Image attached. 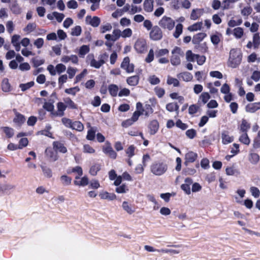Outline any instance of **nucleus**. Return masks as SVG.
<instances>
[{
    "label": "nucleus",
    "mask_w": 260,
    "mask_h": 260,
    "mask_svg": "<svg viewBox=\"0 0 260 260\" xmlns=\"http://www.w3.org/2000/svg\"><path fill=\"white\" fill-rule=\"evenodd\" d=\"M96 132V128L95 127H91L87 132V134L86 136V139L88 140H93L95 136V133Z\"/></svg>",
    "instance_id": "33"
},
{
    "label": "nucleus",
    "mask_w": 260,
    "mask_h": 260,
    "mask_svg": "<svg viewBox=\"0 0 260 260\" xmlns=\"http://www.w3.org/2000/svg\"><path fill=\"white\" fill-rule=\"evenodd\" d=\"M192 183V179L190 178H187L185 180V183L181 186V189L188 195L191 193L190 185Z\"/></svg>",
    "instance_id": "19"
},
{
    "label": "nucleus",
    "mask_w": 260,
    "mask_h": 260,
    "mask_svg": "<svg viewBox=\"0 0 260 260\" xmlns=\"http://www.w3.org/2000/svg\"><path fill=\"white\" fill-rule=\"evenodd\" d=\"M153 0H145L143 7L144 9L147 12H151L153 9Z\"/></svg>",
    "instance_id": "27"
},
{
    "label": "nucleus",
    "mask_w": 260,
    "mask_h": 260,
    "mask_svg": "<svg viewBox=\"0 0 260 260\" xmlns=\"http://www.w3.org/2000/svg\"><path fill=\"white\" fill-rule=\"evenodd\" d=\"M54 148L56 150H58L62 153H66L67 152L66 148L61 143L55 142L53 143Z\"/></svg>",
    "instance_id": "43"
},
{
    "label": "nucleus",
    "mask_w": 260,
    "mask_h": 260,
    "mask_svg": "<svg viewBox=\"0 0 260 260\" xmlns=\"http://www.w3.org/2000/svg\"><path fill=\"white\" fill-rule=\"evenodd\" d=\"M252 11V9L250 7H246L241 10V14L243 16L247 18L248 16L251 14Z\"/></svg>",
    "instance_id": "59"
},
{
    "label": "nucleus",
    "mask_w": 260,
    "mask_h": 260,
    "mask_svg": "<svg viewBox=\"0 0 260 260\" xmlns=\"http://www.w3.org/2000/svg\"><path fill=\"white\" fill-rule=\"evenodd\" d=\"M141 11L142 9L140 7H138L137 6L132 5L129 10V14L132 15L138 12H140Z\"/></svg>",
    "instance_id": "61"
},
{
    "label": "nucleus",
    "mask_w": 260,
    "mask_h": 260,
    "mask_svg": "<svg viewBox=\"0 0 260 260\" xmlns=\"http://www.w3.org/2000/svg\"><path fill=\"white\" fill-rule=\"evenodd\" d=\"M80 91V88L78 86H75L72 88H67L64 91L66 93L75 96L77 92Z\"/></svg>",
    "instance_id": "47"
},
{
    "label": "nucleus",
    "mask_w": 260,
    "mask_h": 260,
    "mask_svg": "<svg viewBox=\"0 0 260 260\" xmlns=\"http://www.w3.org/2000/svg\"><path fill=\"white\" fill-rule=\"evenodd\" d=\"M109 177L110 180L114 181V184L115 186L120 185L122 179L128 181H131L133 180L131 176L127 172H124L121 176H117L114 170H112L109 172Z\"/></svg>",
    "instance_id": "3"
},
{
    "label": "nucleus",
    "mask_w": 260,
    "mask_h": 260,
    "mask_svg": "<svg viewBox=\"0 0 260 260\" xmlns=\"http://www.w3.org/2000/svg\"><path fill=\"white\" fill-rule=\"evenodd\" d=\"M123 210L128 214H132L135 212V209L132 205L127 201H123L122 203Z\"/></svg>",
    "instance_id": "21"
},
{
    "label": "nucleus",
    "mask_w": 260,
    "mask_h": 260,
    "mask_svg": "<svg viewBox=\"0 0 260 260\" xmlns=\"http://www.w3.org/2000/svg\"><path fill=\"white\" fill-rule=\"evenodd\" d=\"M225 173L228 176H237L240 175V171L234 166H228L225 169Z\"/></svg>",
    "instance_id": "23"
},
{
    "label": "nucleus",
    "mask_w": 260,
    "mask_h": 260,
    "mask_svg": "<svg viewBox=\"0 0 260 260\" xmlns=\"http://www.w3.org/2000/svg\"><path fill=\"white\" fill-rule=\"evenodd\" d=\"M99 197L102 200L113 201L116 199V196L114 193H110L107 191L102 190L99 193Z\"/></svg>",
    "instance_id": "15"
},
{
    "label": "nucleus",
    "mask_w": 260,
    "mask_h": 260,
    "mask_svg": "<svg viewBox=\"0 0 260 260\" xmlns=\"http://www.w3.org/2000/svg\"><path fill=\"white\" fill-rule=\"evenodd\" d=\"M178 78L179 79H182L184 81L186 82L190 81L192 79V75L188 72H184L181 73L177 76Z\"/></svg>",
    "instance_id": "32"
},
{
    "label": "nucleus",
    "mask_w": 260,
    "mask_h": 260,
    "mask_svg": "<svg viewBox=\"0 0 260 260\" xmlns=\"http://www.w3.org/2000/svg\"><path fill=\"white\" fill-rule=\"evenodd\" d=\"M61 183L65 186H68L71 184L72 178L67 175H62L60 178Z\"/></svg>",
    "instance_id": "48"
},
{
    "label": "nucleus",
    "mask_w": 260,
    "mask_h": 260,
    "mask_svg": "<svg viewBox=\"0 0 260 260\" xmlns=\"http://www.w3.org/2000/svg\"><path fill=\"white\" fill-rule=\"evenodd\" d=\"M222 143L225 145L232 142L234 140L233 137L231 136L228 132H223L221 133Z\"/></svg>",
    "instance_id": "25"
},
{
    "label": "nucleus",
    "mask_w": 260,
    "mask_h": 260,
    "mask_svg": "<svg viewBox=\"0 0 260 260\" xmlns=\"http://www.w3.org/2000/svg\"><path fill=\"white\" fill-rule=\"evenodd\" d=\"M210 99V95L209 93L205 92H203L199 97V102L201 101L204 104L207 102Z\"/></svg>",
    "instance_id": "44"
},
{
    "label": "nucleus",
    "mask_w": 260,
    "mask_h": 260,
    "mask_svg": "<svg viewBox=\"0 0 260 260\" xmlns=\"http://www.w3.org/2000/svg\"><path fill=\"white\" fill-rule=\"evenodd\" d=\"M250 192L251 195L255 198H257L260 196V191L256 187L252 186L250 188Z\"/></svg>",
    "instance_id": "58"
},
{
    "label": "nucleus",
    "mask_w": 260,
    "mask_h": 260,
    "mask_svg": "<svg viewBox=\"0 0 260 260\" xmlns=\"http://www.w3.org/2000/svg\"><path fill=\"white\" fill-rule=\"evenodd\" d=\"M135 148L136 147L134 145H131L126 150V153L129 158L132 157L135 155Z\"/></svg>",
    "instance_id": "64"
},
{
    "label": "nucleus",
    "mask_w": 260,
    "mask_h": 260,
    "mask_svg": "<svg viewBox=\"0 0 260 260\" xmlns=\"http://www.w3.org/2000/svg\"><path fill=\"white\" fill-rule=\"evenodd\" d=\"M203 26L202 22H196L187 27V29L189 31H195L200 30L201 29Z\"/></svg>",
    "instance_id": "31"
},
{
    "label": "nucleus",
    "mask_w": 260,
    "mask_h": 260,
    "mask_svg": "<svg viewBox=\"0 0 260 260\" xmlns=\"http://www.w3.org/2000/svg\"><path fill=\"white\" fill-rule=\"evenodd\" d=\"M87 69H84L81 73L76 76L75 83H76L81 81L87 74Z\"/></svg>",
    "instance_id": "54"
},
{
    "label": "nucleus",
    "mask_w": 260,
    "mask_h": 260,
    "mask_svg": "<svg viewBox=\"0 0 260 260\" xmlns=\"http://www.w3.org/2000/svg\"><path fill=\"white\" fill-rule=\"evenodd\" d=\"M181 2L180 0H172L171 2V6L175 10H178L181 8Z\"/></svg>",
    "instance_id": "60"
},
{
    "label": "nucleus",
    "mask_w": 260,
    "mask_h": 260,
    "mask_svg": "<svg viewBox=\"0 0 260 260\" xmlns=\"http://www.w3.org/2000/svg\"><path fill=\"white\" fill-rule=\"evenodd\" d=\"M64 102L66 106V108L68 107L72 109H77V105L71 99L66 98L64 100Z\"/></svg>",
    "instance_id": "39"
},
{
    "label": "nucleus",
    "mask_w": 260,
    "mask_h": 260,
    "mask_svg": "<svg viewBox=\"0 0 260 260\" xmlns=\"http://www.w3.org/2000/svg\"><path fill=\"white\" fill-rule=\"evenodd\" d=\"M203 9H193L191 12L190 18L193 20H196L201 17L204 13Z\"/></svg>",
    "instance_id": "22"
},
{
    "label": "nucleus",
    "mask_w": 260,
    "mask_h": 260,
    "mask_svg": "<svg viewBox=\"0 0 260 260\" xmlns=\"http://www.w3.org/2000/svg\"><path fill=\"white\" fill-rule=\"evenodd\" d=\"M36 28V24L35 23H29L23 28V31L26 34H29L35 30Z\"/></svg>",
    "instance_id": "49"
},
{
    "label": "nucleus",
    "mask_w": 260,
    "mask_h": 260,
    "mask_svg": "<svg viewBox=\"0 0 260 260\" xmlns=\"http://www.w3.org/2000/svg\"><path fill=\"white\" fill-rule=\"evenodd\" d=\"M148 128L150 135H153L155 134L159 128V123L156 120H153L150 121L149 124Z\"/></svg>",
    "instance_id": "17"
},
{
    "label": "nucleus",
    "mask_w": 260,
    "mask_h": 260,
    "mask_svg": "<svg viewBox=\"0 0 260 260\" xmlns=\"http://www.w3.org/2000/svg\"><path fill=\"white\" fill-rule=\"evenodd\" d=\"M139 78L137 76H133L130 77H128L126 82L127 84L131 86H135L138 84L139 82Z\"/></svg>",
    "instance_id": "36"
},
{
    "label": "nucleus",
    "mask_w": 260,
    "mask_h": 260,
    "mask_svg": "<svg viewBox=\"0 0 260 260\" xmlns=\"http://www.w3.org/2000/svg\"><path fill=\"white\" fill-rule=\"evenodd\" d=\"M108 57V54L104 53L100 54L98 56V59H96L93 54H89L87 56L86 61L90 67L95 69H99L105 63Z\"/></svg>",
    "instance_id": "2"
},
{
    "label": "nucleus",
    "mask_w": 260,
    "mask_h": 260,
    "mask_svg": "<svg viewBox=\"0 0 260 260\" xmlns=\"http://www.w3.org/2000/svg\"><path fill=\"white\" fill-rule=\"evenodd\" d=\"M107 41H110L114 42L118 40L120 38V29H114L112 34H107L105 37Z\"/></svg>",
    "instance_id": "12"
},
{
    "label": "nucleus",
    "mask_w": 260,
    "mask_h": 260,
    "mask_svg": "<svg viewBox=\"0 0 260 260\" xmlns=\"http://www.w3.org/2000/svg\"><path fill=\"white\" fill-rule=\"evenodd\" d=\"M242 53L240 49H232L230 51L227 66L232 68H236L241 64L242 60Z\"/></svg>",
    "instance_id": "1"
},
{
    "label": "nucleus",
    "mask_w": 260,
    "mask_h": 260,
    "mask_svg": "<svg viewBox=\"0 0 260 260\" xmlns=\"http://www.w3.org/2000/svg\"><path fill=\"white\" fill-rule=\"evenodd\" d=\"M121 68L125 70L127 73H132L134 70V66L130 63L128 57H125L121 64Z\"/></svg>",
    "instance_id": "11"
},
{
    "label": "nucleus",
    "mask_w": 260,
    "mask_h": 260,
    "mask_svg": "<svg viewBox=\"0 0 260 260\" xmlns=\"http://www.w3.org/2000/svg\"><path fill=\"white\" fill-rule=\"evenodd\" d=\"M133 35V30L130 28H126L123 29L122 31L120 30V37L122 38H130Z\"/></svg>",
    "instance_id": "30"
},
{
    "label": "nucleus",
    "mask_w": 260,
    "mask_h": 260,
    "mask_svg": "<svg viewBox=\"0 0 260 260\" xmlns=\"http://www.w3.org/2000/svg\"><path fill=\"white\" fill-rule=\"evenodd\" d=\"M83 151L86 153L93 154L95 153V149L88 144H85L83 146Z\"/></svg>",
    "instance_id": "55"
},
{
    "label": "nucleus",
    "mask_w": 260,
    "mask_h": 260,
    "mask_svg": "<svg viewBox=\"0 0 260 260\" xmlns=\"http://www.w3.org/2000/svg\"><path fill=\"white\" fill-rule=\"evenodd\" d=\"M167 170V165L162 161H155L150 166L151 172L156 176L162 175Z\"/></svg>",
    "instance_id": "4"
},
{
    "label": "nucleus",
    "mask_w": 260,
    "mask_h": 260,
    "mask_svg": "<svg viewBox=\"0 0 260 260\" xmlns=\"http://www.w3.org/2000/svg\"><path fill=\"white\" fill-rule=\"evenodd\" d=\"M2 89L4 92H9L11 90V86L8 79H4L2 81Z\"/></svg>",
    "instance_id": "40"
},
{
    "label": "nucleus",
    "mask_w": 260,
    "mask_h": 260,
    "mask_svg": "<svg viewBox=\"0 0 260 260\" xmlns=\"http://www.w3.org/2000/svg\"><path fill=\"white\" fill-rule=\"evenodd\" d=\"M249 128V123L245 119H242L241 123L239 126L240 131L243 133H246Z\"/></svg>",
    "instance_id": "35"
},
{
    "label": "nucleus",
    "mask_w": 260,
    "mask_h": 260,
    "mask_svg": "<svg viewBox=\"0 0 260 260\" xmlns=\"http://www.w3.org/2000/svg\"><path fill=\"white\" fill-rule=\"evenodd\" d=\"M117 186L115 191L118 193H124L128 190L127 186L125 184H122L121 185H119Z\"/></svg>",
    "instance_id": "46"
},
{
    "label": "nucleus",
    "mask_w": 260,
    "mask_h": 260,
    "mask_svg": "<svg viewBox=\"0 0 260 260\" xmlns=\"http://www.w3.org/2000/svg\"><path fill=\"white\" fill-rule=\"evenodd\" d=\"M71 128L79 132H81L84 129V126L81 122L75 121L73 122Z\"/></svg>",
    "instance_id": "45"
},
{
    "label": "nucleus",
    "mask_w": 260,
    "mask_h": 260,
    "mask_svg": "<svg viewBox=\"0 0 260 260\" xmlns=\"http://www.w3.org/2000/svg\"><path fill=\"white\" fill-rule=\"evenodd\" d=\"M134 48L136 51L139 53H143L147 50V43L145 40L138 39L135 44Z\"/></svg>",
    "instance_id": "8"
},
{
    "label": "nucleus",
    "mask_w": 260,
    "mask_h": 260,
    "mask_svg": "<svg viewBox=\"0 0 260 260\" xmlns=\"http://www.w3.org/2000/svg\"><path fill=\"white\" fill-rule=\"evenodd\" d=\"M87 23L90 24L93 27H97L100 23V19L98 17H91V16H87L86 17Z\"/></svg>",
    "instance_id": "26"
},
{
    "label": "nucleus",
    "mask_w": 260,
    "mask_h": 260,
    "mask_svg": "<svg viewBox=\"0 0 260 260\" xmlns=\"http://www.w3.org/2000/svg\"><path fill=\"white\" fill-rule=\"evenodd\" d=\"M260 109V102H255L248 104L245 107V110L249 113H254Z\"/></svg>",
    "instance_id": "18"
},
{
    "label": "nucleus",
    "mask_w": 260,
    "mask_h": 260,
    "mask_svg": "<svg viewBox=\"0 0 260 260\" xmlns=\"http://www.w3.org/2000/svg\"><path fill=\"white\" fill-rule=\"evenodd\" d=\"M183 31V25L181 23H178L176 25L175 30L173 33V36L175 38H178L181 35Z\"/></svg>",
    "instance_id": "38"
},
{
    "label": "nucleus",
    "mask_w": 260,
    "mask_h": 260,
    "mask_svg": "<svg viewBox=\"0 0 260 260\" xmlns=\"http://www.w3.org/2000/svg\"><path fill=\"white\" fill-rule=\"evenodd\" d=\"M169 50L167 49H160L156 51V56L160 57L168 55Z\"/></svg>",
    "instance_id": "57"
},
{
    "label": "nucleus",
    "mask_w": 260,
    "mask_h": 260,
    "mask_svg": "<svg viewBox=\"0 0 260 260\" xmlns=\"http://www.w3.org/2000/svg\"><path fill=\"white\" fill-rule=\"evenodd\" d=\"M74 183L77 186H85L89 184V179L86 176L81 178L79 176H75V180L74 181Z\"/></svg>",
    "instance_id": "14"
},
{
    "label": "nucleus",
    "mask_w": 260,
    "mask_h": 260,
    "mask_svg": "<svg viewBox=\"0 0 260 260\" xmlns=\"http://www.w3.org/2000/svg\"><path fill=\"white\" fill-rule=\"evenodd\" d=\"M172 56L171 58V62L173 66H178L180 64V57L183 56V52L178 47H175L172 51Z\"/></svg>",
    "instance_id": "6"
},
{
    "label": "nucleus",
    "mask_w": 260,
    "mask_h": 260,
    "mask_svg": "<svg viewBox=\"0 0 260 260\" xmlns=\"http://www.w3.org/2000/svg\"><path fill=\"white\" fill-rule=\"evenodd\" d=\"M246 190L245 189L239 188L236 191V194L234 197L235 202L239 204H241L243 203V199L245 196Z\"/></svg>",
    "instance_id": "10"
},
{
    "label": "nucleus",
    "mask_w": 260,
    "mask_h": 260,
    "mask_svg": "<svg viewBox=\"0 0 260 260\" xmlns=\"http://www.w3.org/2000/svg\"><path fill=\"white\" fill-rule=\"evenodd\" d=\"M102 150L106 155L112 159H115L117 157V153L112 148L111 143L108 141H106L102 146Z\"/></svg>",
    "instance_id": "7"
},
{
    "label": "nucleus",
    "mask_w": 260,
    "mask_h": 260,
    "mask_svg": "<svg viewBox=\"0 0 260 260\" xmlns=\"http://www.w3.org/2000/svg\"><path fill=\"white\" fill-rule=\"evenodd\" d=\"M162 37V31L157 26H154L150 32V38L153 40H159Z\"/></svg>",
    "instance_id": "9"
},
{
    "label": "nucleus",
    "mask_w": 260,
    "mask_h": 260,
    "mask_svg": "<svg viewBox=\"0 0 260 260\" xmlns=\"http://www.w3.org/2000/svg\"><path fill=\"white\" fill-rule=\"evenodd\" d=\"M28 143V141L27 138H21L19 141L18 146L19 147V149H22L24 147H25L27 146Z\"/></svg>",
    "instance_id": "56"
},
{
    "label": "nucleus",
    "mask_w": 260,
    "mask_h": 260,
    "mask_svg": "<svg viewBox=\"0 0 260 260\" xmlns=\"http://www.w3.org/2000/svg\"><path fill=\"white\" fill-rule=\"evenodd\" d=\"M197 158V153L192 151H189L185 155L184 165L187 166L189 163L193 162Z\"/></svg>",
    "instance_id": "13"
},
{
    "label": "nucleus",
    "mask_w": 260,
    "mask_h": 260,
    "mask_svg": "<svg viewBox=\"0 0 260 260\" xmlns=\"http://www.w3.org/2000/svg\"><path fill=\"white\" fill-rule=\"evenodd\" d=\"M233 34L236 38L240 39L244 34L243 29L240 27H236L233 30Z\"/></svg>",
    "instance_id": "41"
},
{
    "label": "nucleus",
    "mask_w": 260,
    "mask_h": 260,
    "mask_svg": "<svg viewBox=\"0 0 260 260\" xmlns=\"http://www.w3.org/2000/svg\"><path fill=\"white\" fill-rule=\"evenodd\" d=\"M239 140L241 143L247 145L249 144L250 142L246 133H244L242 134L239 137Z\"/></svg>",
    "instance_id": "51"
},
{
    "label": "nucleus",
    "mask_w": 260,
    "mask_h": 260,
    "mask_svg": "<svg viewBox=\"0 0 260 260\" xmlns=\"http://www.w3.org/2000/svg\"><path fill=\"white\" fill-rule=\"evenodd\" d=\"M206 36L207 35L204 32L198 33L193 36L192 42L194 44L199 43L202 41Z\"/></svg>",
    "instance_id": "29"
},
{
    "label": "nucleus",
    "mask_w": 260,
    "mask_h": 260,
    "mask_svg": "<svg viewBox=\"0 0 260 260\" xmlns=\"http://www.w3.org/2000/svg\"><path fill=\"white\" fill-rule=\"evenodd\" d=\"M25 118L22 114L16 112L13 119L14 123L17 126H21L25 122Z\"/></svg>",
    "instance_id": "20"
},
{
    "label": "nucleus",
    "mask_w": 260,
    "mask_h": 260,
    "mask_svg": "<svg viewBox=\"0 0 260 260\" xmlns=\"http://www.w3.org/2000/svg\"><path fill=\"white\" fill-rule=\"evenodd\" d=\"M57 111L56 112H52V115L54 116H62L64 114V111L66 109L65 103L59 102L57 104Z\"/></svg>",
    "instance_id": "16"
},
{
    "label": "nucleus",
    "mask_w": 260,
    "mask_h": 260,
    "mask_svg": "<svg viewBox=\"0 0 260 260\" xmlns=\"http://www.w3.org/2000/svg\"><path fill=\"white\" fill-rule=\"evenodd\" d=\"M197 57V54H193L191 50H188L186 52V59L188 61H194Z\"/></svg>",
    "instance_id": "50"
},
{
    "label": "nucleus",
    "mask_w": 260,
    "mask_h": 260,
    "mask_svg": "<svg viewBox=\"0 0 260 260\" xmlns=\"http://www.w3.org/2000/svg\"><path fill=\"white\" fill-rule=\"evenodd\" d=\"M89 46L84 45L79 48L77 52L80 57L83 58L89 52Z\"/></svg>",
    "instance_id": "28"
},
{
    "label": "nucleus",
    "mask_w": 260,
    "mask_h": 260,
    "mask_svg": "<svg viewBox=\"0 0 260 260\" xmlns=\"http://www.w3.org/2000/svg\"><path fill=\"white\" fill-rule=\"evenodd\" d=\"M81 31V27L80 26H76L72 29L71 35L74 36H79Z\"/></svg>",
    "instance_id": "63"
},
{
    "label": "nucleus",
    "mask_w": 260,
    "mask_h": 260,
    "mask_svg": "<svg viewBox=\"0 0 260 260\" xmlns=\"http://www.w3.org/2000/svg\"><path fill=\"white\" fill-rule=\"evenodd\" d=\"M20 36L18 35H14L12 37L11 43L17 51L20 50V44L19 40Z\"/></svg>",
    "instance_id": "24"
},
{
    "label": "nucleus",
    "mask_w": 260,
    "mask_h": 260,
    "mask_svg": "<svg viewBox=\"0 0 260 260\" xmlns=\"http://www.w3.org/2000/svg\"><path fill=\"white\" fill-rule=\"evenodd\" d=\"M158 24L162 28L171 31L174 28L175 22L172 18L164 16L159 20Z\"/></svg>",
    "instance_id": "5"
},
{
    "label": "nucleus",
    "mask_w": 260,
    "mask_h": 260,
    "mask_svg": "<svg viewBox=\"0 0 260 260\" xmlns=\"http://www.w3.org/2000/svg\"><path fill=\"white\" fill-rule=\"evenodd\" d=\"M1 129L5 133V134L8 138H11L14 135V131L11 127L4 126L1 127Z\"/></svg>",
    "instance_id": "34"
},
{
    "label": "nucleus",
    "mask_w": 260,
    "mask_h": 260,
    "mask_svg": "<svg viewBox=\"0 0 260 260\" xmlns=\"http://www.w3.org/2000/svg\"><path fill=\"white\" fill-rule=\"evenodd\" d=\"M119 23L122 27H128L131 25V20L126 17H123L120 20Z\"/></svg>",
    "instance_id": "53"
},
{
    "label": "nucleus",
    "mask_w": 260,
    "mask_h": 260,
    "mask_svg": "<svg viewBox=\"0 0 260 260\" xmlns=\"http://www.w3.org/2000/svg\"><path fill=\"white\" fill-rule=\"evenodd\" d=\"M101 169V166L99 164H94L91 166L89 170V173L95 176L97 174L98 171Z\"/></svg>",
    "instance_id": "52"
},
{
    "label": "nucleus",
    "mask_w": 260,
    "mask_h": 260,
    "mask_svg": "<svg viewBox=\"0 0 260 260\" xmlns=\"http://www.w3.org/2000/svg\"><path fill=\"white\" fill-rule=\"evenodd\" d=\"M34 82L33 81H31L25 84H20L19 87L21 88L22 91H24L26 90L31 87L34 85Z\"/></svg>",
    "instance_id": "62"
},
{
    "label": "nucleus",
    "mask_w": 260,
    "mask_h": 260,
    "mask_svg": "<svg viewBox=\"0 0 260 260\" xmlns=\"http://www.w3.org/2000/svg\"><path fill=\"white\" fill-rule=\"evenodd\" d=\"M108 90L112 96H116L118 93V87L115 84H111L109 86Z\"/></svg>",
    "instance_id": "42"
},
{
    "label": "nucleus",
    "mask_w": 260,
    "mask_h": 260,
    "mask_svg": "<svg viewBox=\"0 0 260 260\" xmlns=\"http://www.w3.org/2000/svg\"><path fill=\"white\" fill-rule=\"evenodd\" d=\"M51 148H48L46 150V153L48 156L51 158L53 160L57 159L56 152Z\"/></svg>",
    "instance_id": "37"
}]
</instances>
